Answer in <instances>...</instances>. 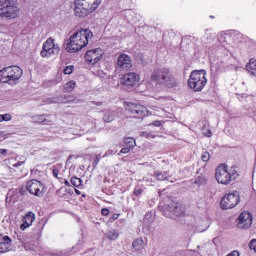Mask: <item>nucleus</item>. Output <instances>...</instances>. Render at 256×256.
<instances>
[{
    "mask_svg": "<svg viewBox=\"0 0 256 256\" xmlns=\"http://www.w3.org/2000/svg\"><path fill=\"white\" fill-rule=\"evenodd\" d=\"M215 177L221 185H229L232 181L231 174H229V167L225 164H221L216 168Z\"/></svg>",
    "mask_w": 256,
    "mask_h": 256,
    "instance_id": "obj_8",
    "label": "nucleus"
},
{
    "mask_svg": "<svg viewBox=\"0 0 256 256\" xmlns=\"http://www.w3.org/2000/svg\"><path fill=\"white\" fill-rule=\"evenodd\" d=\"M52 173H53V175H54V177H55L56 179L59 177V170H58L57 168H54V169L52 170Z\"/></svg>",
    "mask_w": 256,
    "mask_h": 256,
    "instance_id": "obj_39",
    "label": "nucleus"
},
{
    "mask_svg": "<svg viewBox=\"0 0 256 256\" xmlns=\"http://www.w3.org/2000/svg\"><path fill=\"white\" fill-rule=\"evenodd\" d=\"M13 119V117L11 116V114H0V123H3V121H11Z\"/></svg>",
    "mask_w": 256,
    "mask_h": 256,
    "instance_id": "obj_31",
    "label": "nucleus"
},
{
    "mask_svg": "<svg viewBox=\"0 0 256 256\" xmlns=\"http://www.w3.org/2000/svg\"><path fill=\"white\" fill-rule=\"evenodd\" d=\"M0 155H1V149H0Z\"/></svg>",
    "mask_w": 256,
    "mask_h": 256,
    "instance_id": "obj_52",
    "label": "nucleus"
},
{
    "mask_svg": "<svg viewBox=\"0 0 256 256\" xmlns=\"http://www.w3.org/2000/svg\"><path fill=\"white\" fill-rule=\"evenodd\" d=\"M116 152H113V150H108L103 157H107L108 155H115Z\"/></svg>",
    "mask_w": 256,
    "mask_h": 256,
    "instance_id": "obj_41",
    "label": "nucleus"
},
{
    "mask_svg": "<svg viewBox=\"0 0 256 256\" xmlns=\"http://www.w3.org/2000/svg\"><path fill=\"white\" fill-rule=\"evenodd\" d=\"M130 151H131V148H129V147L122 148L120 150L119 155H121V153L124 154V155H127V153H129Z\"/></svg>",
    "mask_w": 256,
    "mask_h": 256,
    "instance_id": "obj_36",
    "label": "nucleus"
},
{
    "mask_svg": "<svg viewBox=\"0 0 256 256\" xmlns=\"http://www.w3.org/2000/svg\"><path fill=\"white\" fill-rule=\"evenodd\" d=\"M151 137H153V135H152L151 133L147 132L146 138H147V139H151Z\"/></svg>",
    "mask_w": 256,
    "mask_h": 256,
    "instance_id": "obj_46",
    "label": "nucleus"
},
{
    "mask_svg": "<svg viewBox=\"0 0 256 256\" xmlns=\"http://www.w3.org/2000/svg\"><path fill=\"white\" fill-rule=\"evenodd\" d=\"M21 11L15 0H0V17H5V19H17Z\"/></svg>",
    "mask_w": 256,
    "mask_h": 256,
    "instance_id": "obj_6",
    "label": "nucleus"
},
{
    "mask_svg": "<svg viewBox=\"0 0 256 256\" xmlns=\"http://www.w3.org/2000/svg\"><path fill=\"white\" fill-rule=\"evenodd\" d=\"M1 155H7V149H1Z\"/></svg>",
    "mask_w": 256,
    "mask_h": 256,
    "instance_id": "obj_45",
    "label": "nucleus"
},
{
    "mask_svg": "<svg viewBox=\"0 0 256 256\" xmlns=\"http://www.w3.org/2000/svg\"><path fill=\"white\" fill-rule=\"evenodd\" d=\"M202 133L205 137H211L213 135V133L211 132V130H207L205 128L202 129Z\"/></svg>",
    "mask_w": 256,
    "mask_h": 256,
    "instance_id": "obj_35",
    "label": "nucleus"
},
{
    "mask_svg": "<svg viewBox=\"0 0 256 256\" xmlns=\"http://www.w3.org/2000/svg\"><path fill=\"white\" fill-rule=\"evenodd\" d=\"M89 39H93V32L89 29H81L75 32L66 46L68 53H77L89 45Z\"/></svg>",
    "mask_w": 256,
    "mask_h": 256,
    "instance_id": "obj_1",
    "label": "nucleus"
},
{
    "mask_svg": "<svg viewBox=\"0 0 256 256\" xmlns=\"http://www.w3.org/2000/svg\"><path fill=\"white\" fill-rule=\"evenodd\" d=\"M132 246L135 251H141L145 247V241H143V238H138L133 241Z\"/></svg>",
    "mask_w": 256,
    "mask_h": 256,
    "instance_id": "obj_23",
    "label": "nucleus"
},
{
    "mask_svg": "<svg viewBox=\"0 0 256 256\" xmlns=\"http://www.w3.org/2000/svg\"><path fill=\"white\" fill-rule=\"evenodd\" d=\"M253 225V215L247 211L242 212L238 217V229H249Z\"/></svg>",
    "mask_w": 256,
    "mask_h": 256,
    "instance_id": "obj_15",
    "label": "nucleus"
},
{
    "mask_svg": "<svg viewBox=\"0 0 256 256\" xmlns=\"http://www.w3.org/2000/svg\"><path fill=\"white\" fill-rule=\"evenodd\" d=\"M202 161H204V163H207V161H209V159H211V155L209 154V152H204L201 156Z\"/></svg>",
    "mask_w": 256,
    "mask_h": 256,
    "instance_id": "obj_33",
    "label": "nucleus"
},
{
    "mask_svg": "<svg viewBox=\"0 0 256 256\" xmlns=\"http://www.w3.org/2000/svg\"><path fill=\"white\" fill-rule=\"evenodd\" d=\"M24 163H25V160L19 161L16 164H14L13 167H21V165H23Z\"/></svg>",
    "mask_w": 256,
    "mask_h": 256,
    "instance_id": "obj_42",
    "label": "nucleus"
},
{
    "mask_svg": "<svg viewBox=\"0 0 256 256\" xmlns=\"http://www.w3.org/2000/svg\"><path fill=\"white\" fill-rule=\"evenodd\" d=\"M11 243H13L11 237L4 236L2 242H0V253H9L11 251Z\"/></svg>",
    "mask_w": 256,
    "mask_h": 256,
    "instance_id": "obj_17",
    "label": "nucleus"
},
{
    "mask_svg": "<svg viewBox=\"0 0 256 256\" xmlns=\"http://www.w3.org/2000/svg\"><path fill=\"white\" fill-rule=\"evenodd\" d=\"M33 221H35V213L28 212L23 218V224L21 225V229H27V227H31L33 225Z\"/></svg>",
    "mask_w": 256,
    "mask_h": 256,
    "instance_id": "obj_18",
    "label": "nucleus"
},
{
    "mask_svg": "<svg viewBox=\"0 0 256 256\" xmlns=\"http://www.w3.org/2000/svg\"><path fill=\"white\" fill-rule=\"evenodd\" d=\"M101 213L104 217H107L109 215L110 211L108 208H104V209H102Z\"/></svg>",
    "mask_w": 256,
    "mask_h": 256,
    "instance_id": "obj_38",
    "label": "nucleus"
},
{
    "mask_svg": "<svg viewBox=\"0 0 256 256\" xmlns=\"http://www.w3.org/2000/svg\"><path fill=\"white\" fill-rule=\"evenodd\" d=\"M133 67V60L127 54H120L117 58V68L121 71H129Z\"/></svg>",
    "mask_w": 256,
    "mask_h": 256,
    "instance_id": "obj_16",
    "label": "nucleus"
},
{
    "mask_svg": "<svg viewBox=\"0 0 256 256\" xmlns=\"http://www.w3.org/2000/svg\"><path fill=\"white\" fill-rule=\"evenodd\" d=\"M74 69H75V66H74V65L67 66V67L64 69V74H65V75H71V73H73Z\"/></svg>",
    "mask_w": 256,
    "mask_h": 256,
    "instance_id": "obj_32",
    "label": "nucleus"
},
{
    "mask_svg": "<svg viewBox=\"0 0 256 256\" xmlns=\"http://www.w3.org/2000/svg\"><path fill=\"white\" fill-rule=\"evenodd\" d=\"M77 87V82L71 80L64 85L65 93H71Z\"/></svg>",
    "mask_w": 256,
    "mask_h": 256,
    "instance_id": "obj_26",
    "label": "nucleus"
},
{
    "mask_svg": "<svg viewBox=\"0 0 256 256\" xmlns=\"http://www.w3.org/2000/svg\"><path fill=\"white\" fill-rule=\"evenodd\" d=\"M139 81H141V76H139V74L136 72H128L122 76L120 83L123 87L131 89V87L138 85Z\"/></svg>",
    "mask_w": 256,
    "mask_h": 256,
    "instance_id": "obj_11",
    "label": "nucleus"
},
{
    "mask_svg": "<svg viewBox=\"0 0 256 256\" xmlns=\"http://www.w3.org/2000/svg\"><path fill=\"white\" fill-rule=\"evenodd\" d=\"M104 123H112V121H115V113L112 111H105L103 116Z\"/></svg>",
    "mask_w": 256,
    "mask_h": 256,
    "instance_id": "obj_24",
    "label": "nucleus"
},
{
    "mask_svg": "<svg viewBox=\"0 0 256 256\" xmlns=\"http://www.w3.org/2000/svg\"><path fill=\"white\" fill-rule=\"evenodd\" d=\"M246 71L256 77V60L254 58L250 59L249 63L246 64Z\"/></svg>",
    "mask_w": 256,
    "mask_h": 256,
    "instance_id": "obj_21",
    "label": "nucleus"
},
{
    "mask_svg": "<svg viewBox=\"0 0 256 256\" xmlns=\"http://www.w3.org/2000/svg\"><path fill=\"white\" fill-rule=\"evenodd\" d=\"M141 193H143V189H140V188H135L134 189V195L136 197H139V195H141Z\"/></svg>",
    "mask_w": 256,
    "mask_h": 256,
    "instance_id": "obj_37",
    "label": "nucleus"
},
{
    "mask_svg": "<svg viewBox=\"0 0 256 256\" xmlns=\"http://www.w3.org/2000/svg\"><path fill=\"white\" fill-rule=\"evenodd\" d=\"M126 109L128 113L132 114L133 117H136L137 119L149 115V110H147V107L141 104H135V103L129 102L127 104Z\"/></svg>",
    "mask_w": 256,
    "mask_h": 256,
    "instance_id": "obj_12",
    "label": "nucleus"
},
{
    "mask_svg": "<svg viewBox=\"0 0 256 256\" xmlns=\"http://www.w3.org/2000/svg\"><path fill=\"white\" fill-rule=\"evenodd\" d=\"M23 75V69L19 66H8L0 70V83H15L19 81Z\"/></svg>",
    "mask_w": 256,
    "mask_h": 256,
    "instance_id": "obj_5",
    "label": "nucleus"
},
{
    "mask_svg": "<svg viewBox=\"0 0 256 256\" xmlns=\"http://www.w3.org/2000/svg\"><path fill=\"white\" fill-rule=\"evenodd\" d=\"M147 133H148V132H141V136L147 138Z\"/></svg>",
    "mask_w": 256,
    "mask_h": 256,
    "instance_id": "obj_47",
    "label": "nucleus"
},
{
    "mask_svg": "<svg viewBox=\"0 0 256 256\" xmlns=\"http://www.w3.org/2000/svg\"><path fill=\"white\" fill-rule=\"evenodd\" d=\"M150 81L155 83V85L167 87L168 89H173V87H177V85H179L171 71L166 68L154 71L150 76Z\"/></svg>",
    "mask_w": 256,
    "mask_h": 256,
    "instance_id": "obj_2",
    "label": "nucleus"
},
{
    "mask_svg": "<svg viewBox=\"0 0 256 256\" xmlns=\"http://www.w3.org/2000/svg\"><path fill=\"white\" fill-rule=\"evenodd\" d=\"M34 123H45V125H51V121L47 120V115L38 114L32 117Z\"/></svg>",
    "mask_w": 256,
    "mask_h": 256,
    "instance_id": "obj_22",
    "label": "nucleus"
},
{
    "mask_svg": "<svg viewBox=\"0 0 256 256\" xmlns=\"http://www.w3.org/2000/svg\"><path fill=\"white\" fill-rule=\"evenodd\" d=\"M106 237L110 241H116V239H119V232L115 229H111L106 233Z\"/></svg>",
    "mask_w": 256,
    "mask_h": 256,
    "instance_id": "obj_25",
    "label": "nucleus"
},
{
    "mask_svg": "<svg viewBox=\"0 0 256 256\" xmlns=\"http://www.w3.org/2000/svg\"><path fill=\"white\" fill-rule=\"evenodd\" d=\"M238 203L239 193H228L222 198L220 202V207L221 209H233V207H237Z\"/></svg>",
    "mask_w": 256,
    "mask_h": 256,
    "instance_id": "obj_10",
    "label": "nucleus"
},
{
    "mask_svg": "<svg viewBox=\"0 0 256 256\" xmlns=\"http://www.w3.org/2000/svg\"><path fill=\"white\" fill-rule=\"evenodd\" d=\"M64 185H66V187H71V183L69 182V180H65Z\"/></svg>",
    "mask_w": 256,
    "mask_h": 256,
    "instance_id": "obj_44",
    "label": "nucleus"
},
{
    "mask_svg": "<svg viewBox=\"0 0 256 256\" xmlns=\"http://www.w3.org/2000/svg\"><path fill=\"white\" fill-rule=\"evenodd\" d=\"M153 177H155L157 181H167L171 175H169V172L167 171H155Z\"/></svg>",
    "mask_w": 256,
    "mask_h": 256,
    "instance_id": "obj_20",
    "label": "nucleus"
},
{
    "mask_svg": "<svg viewBox=\"0 0 256 256\" xmlns=\"http://www.w3.org/2000/svg\"><path fill=\"white\" fill-rule=\"evenodd\" d=\"M207 85V72L205 70H194L188 79V87L199 93L205 89Z\"/></svg>",
    "mask_w": 256,
    "mask_h": 256,
    "instance_id": "obj_4",
    "label": "nucleus"
},
{
    "mask_svg": "<svg viewBox=\"0 0 256 256\" xmlns=\"http://www.w3.org/2000/svg\"><path fill=\"white\" fill-rule=\"evenodd\" d=\"M207 183V178L204 176H198L194 181L193 184L197 185V187H201V185H205Z\"/></svg>",
    "mask_w": 256,
    "mask_h": 256,
    "instance_id": "obj_27",
    "label": "nucleus"
},
{
    "mask_svg": "<svg viewBox=\"0 0 256 256\" xmlns=\"http://www.w3.org/2000/svg\"><path fill=\"white\" fill-rule=\"evenodd\" d=\"M168 214L167 217L170 219H175V217H183L185 215V210L183 209V205L178 202H171L167 207Z\"/></svg>",
    "mask_w": 256,
    "mask_h": 256,
    "instance_id": "obj_13",
    "label": "nucleus"
},
{
    "mask_svg": "<svg viewBox=\"0 0 256 256\" xmlns=\"http://www.w3.org/2000/svg\"><path fill=\"white\" fill-rule=\"evenodd\" d=\"M103 57V49L101 48H95L92 50H88L85 54V60L90 65H95L101 61Z\"/></svg>",
    "mask_w": 256,
    "mask_h": 256,
    "instance_id": "obj_14",
    "label": "nucleus"
},
{
    "mask_svg": "<svg viewBox=\"0 0 256 256\" xmlns=\"http://www.w3.org/2000/svg\"><path fill=\"white\" fill-rule=\"evenodd\" d=\"M75 193H76V195H81V191H79V190H75Z\"/></svg>",
    "mask_w": 256,
    "mask_h": 256,
    "instance_id": "obj_49",
    "label": "nucleus"
},
{
    "mask_svg": "<svg viewBox=\"0 0 256 256\" xmlns=\"http://www.w3.org/2000/svg\"><path fill=\"white\" fill-rule=\"evenodd\" d=\"M249 248L256 253V239L250 241Z\"/></svg>",
    "mask_w": 256,
    "mask_h": 256,
    "instance_id": "obj_34",
    "label": "nucleus"
},
{
    "mask_svg": "<svg viewBox=\"0 0 256 256\" xmlns=\"http://www.w3.org/2000/svg\"><path fill=\"white\" fill-rule=\"evenodd\" d=\"M124 144L127 145L130 149H132V147H135L136 145L135 140L132 137L125 138Z\"/></svg>",
    "mask_w": 256,
    "mask_h": 256,
    "instance_id": "obj_28",
    "label": "nucleus"
},
{
    "mask_svg": "<svg viewBox=\"0 0 256 256\" xmlns=\"http://www.w3.org/2000/svg\"><path fill=\"white\" fill-rule=\"evenodd\" d=\"M102 0H75L74 13L76 17L83 18L99 8Z\"/></svg>",
    "mask_w": 256,
    "mask_h": 256,
    "instance_id": "obj_3",
    "label": "nucleus"
},
{
    "mask_svg": "<svg viewBox=\"0 0 256 256\" xmlns=\"http://www.w3.org/2000/svg\"><path fill=\"white\" fill-rule=\"evenodd\" d=\"M97 105L101 106V105H103V102H98Z\"/></svg>",
    "mask_w": 256,
    "mask_h": 256,
    "instance_id": "obj_50",
    "label": "nucleus"
},
{
    "mask_svg": "<svg viewBox=\"0 0 256 256\" xmlns=\"http://www.w3.org/2000/svg\"><path fill=\"white\" fill-rule=\"evenodd\" d=\"M70 183H71V185H73V187H81L83 180H81L80 178H77V177H72L70 180Z\"/></svg>",
    "mask_w": 256,
    "mask_h": 256,
    "instance_id": "obj_30",
    "label": "nucleus"
},
{
    "mask_svg": "<svg viewBox=\"0 0 256 256\" xmlns=\"http://www.w3.org/2000/svg\"><path fill=\"white\" fill-rule=\"evenodd\" d=\"M228 173H229L232 181H235V179H237V177H239V173L237 172L235 167L228 169Z\"/></svg>",
    "mask_w": 256,
    "mask_h": 256,
    "instance_id": "obj_29",
    "label": "nucleus"
},
{
    "mask_svg": "<svg viewBox=\"0 0 256 256\" xmlns=\"http://www.w3.org/2000/svg\"><path fill=\"white\" fill-rule=\"evenodd\" d=\"M227 256H240V254H239V251L234 250L230 254H228Z\"/></svg>",
    "mask_w": 256,
    "mask_h": 256,
    "instance_id": "obj_40",
    "label": "nucleus"
},
{
    "mask_svg": "<svg viewBox=\"0 0 256 256\" xmlns=\"http://www.w3.org/2000/svg\"><path fill=\"white\" fill-rule=\"evenodd\" d=\"M26 189L31 195H35V197H43L45 185L39 180L32 179L27 182Z\"/></svg>",
    "mask_w": 256,
    "mask_h": 256,
    "instance_id": "obj_9",
    "label": "nucleus"
},
{
    "mask_svg": "<svg viewBox=\"0 0 256 256\" xmlns=\"http://www.w3.org/2000/svg\"><path fill=\"white\" fill-rule=\"evenodd\" d=\"M73 101L72 96L60 95L58 97L48 99V103H71Z\"/></svg>",
    "mask_w": 256,
    "mask_h": 256,
    "instance_id": "obj_19",
    "label": "nucleus"
},
{
    "mask_svg": "<svg viewBox=\"0 0 256 256\" xmlns=\"http://www.w3.org/2000/svg\"><path fill=\"white\" fill-rule=\"evenodd\" d=\"M99 161H100L99 156H96V158H95V163H99Z\"/></svg>",
    "mask_w": 256,
    "mask_h": 256,
    "instance_id": "obj_48",
    "label": "nucleus"
},
{
    "mask_svg": "<svg viewBox=\"0 0 256 256\" xmlns=\"http://www.w3.org/2000/svg\"><path fill=\"white\" fill-rule=\"evenodd\" d=\"M152 125H154V127H161V121H154Z\"/></svg>",
    "mask_w": 256,
    "mask_h": 256,
    "instance_id": "obj_43",
    "label": "nucleus"
},
{
    "mask_svg": "<svg viewBox=\"0 0 256 256\" xmlns=\"http://www.w3.org/2000/svg\"><path fill=\"white\" fill-rule=\"evenodd\" d=\"M119 216L118 215H114L113 216V219H117Z\"/></svg>",
    "mask_w": 256,
    "mask_h": 256,
    "instance_id": "obj_51",
    "label": "nucleus"
},
{
    "mask_svg": "<svg viewBox=\"0 0 256 256\" xmlns=\"http://www.w3.org/2000/svg\"><path fill=\"white\" fill-rule=\"evenodd\" d=\"M59 51H61L59 44H55V40L53 38H48L42 45L40 55L43 58L49 59V57L59 55Z\"/></svg>",
    "mask_w": 256,
    "mask_h": 256,
    "instance_id": "obj_7",
    "label": "nucleus"
}]
</instances>
